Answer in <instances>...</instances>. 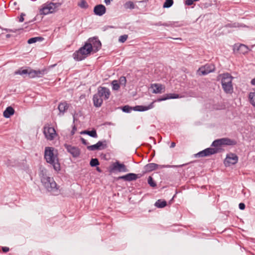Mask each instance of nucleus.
<instances>
[{
  "label": "nucleus",
  "mask_w": 255,
  "mask_h": 255,
  "mask_svg": "<svg viewBox=\"0 0 255 255\" xmlns=\"http://www.w3.org/2000/svg\"><path fill=\"white\" fill-rule=\"evenodd\" d=\"M181 97L179 94L170 93H167L160 96L156 100L152 101L148 105H136L134 106L135 111L136 112H145L152 109L154 107V103L155 102H161L170 99H177Z\"/></svg>",
  "instance_id": "7ed1b4c3"
},
{
  "label": "nucleus",
  "mask_w": 255,
  "mask_h": 255,
  "mask_svg": "<svg viewBox=\"0 0 255 255\" xmlns=\"http://www.w3.org/2000/svg\"><path fill=\"white\" fill-rule=\"evenodd\" d=\"M107 8L103 4H96L93 8V12L95 15L102 16L106 12Z\"/></svg>",
  "instance_id": "f3484780"
},
{
  "label": "nucleus",
  "mask_w": 255,
  "mask_h": 255,
  "mask_svg": "<svg viewBox=\"0 0 255 255\" xmlns=\"http://www.w3.org/2000/svg\"><path fill=\"white\" fill-rule=\"evenodd\" d=\"M102 47V43L97 36L89 38L84 44L73 54L76 61H81L92 53L99 51Z\"/></svg>",
  "instance_id": "f257e3e1"
},
{
  "label": "nucleus",
  "mask_w": 255,
  "mask_h": 255,
  "mask_svg": "<svg viewBox=\"0 0 255 255\" xmlns=\"http://www.w3.org/2000/svg\"><path fill=\"white\" fill-rule=\"evenodd\" d=\"M39 175L41 183L43 182V179L46 180L47 178L50 177L49 176H47L46 170L44 168L40 171Z\"/></svg>",
  "instance_id": "2f4dec72"
},
{
  "label": "nucleus",
  "mask_w": 255,
  "mask_h": 255,
  "mask_svg": "<svg viewBox=\"0 0 255 255\" xmlns=\"http://www.w3.org/2000/svg\"><path fill=\"white\" fill-rule=\"evenodd\" d=\"M88 135L93 138L98 137L97 131L95 129L93 128L91 130L88 131Z\"/></svg>",
  "instance_id": "58836bf2"
},
{
  "label": "nucleus",
  "mask_w": 255,
  "mask_h": 255,
  "mask_svg": "<svg viewBox=\"0 0 255 255\" xmlns=\"http://www.w3.org/2000/svg\"><path fill=\"white\" fill-rule=\"evenodd\" d=\"M58 151L52 146H46L44 151V159L47 163L52 166L53 169L56 172L61 170V166L58 157Z\"/></svg>",
  "instance_id": "f03ea898"
},
{
  "label": "nucleus",
  "mask_w": 255,
  "mask_h": 255,
  "mask_svg": "<svg viewBox=\"0 0 255 255\" xmlns=\"http://www.w3.org/2000/svg\"><path fill=\"white\" fill-rule=\"evenodd\" d=\"M88 130H82L80 133L81 134H87L88 135Z\"/></svg>",
  "instance_id": "0e129e2a"
},
{
  "label": "nucleus",
  "mask_w": 255,
  "mask_h": 255,
  "mask_svg": "<svg viewBox=\"0 0 255 255\" xmlns=\"http://www.w3.org/2000/svg\"><path fill=\"white\" fill-rule=\"evenodd\" d=\"M249 99L250 103L255 107V92H250L249 93Z\"/></svg>",
  "instance_id": "f704fd0d"
},
{
  "label": "nucleus",
  "mask_w": 255,
  "mask_h": 255,
  "mask_svg": "<svg viewBox=\"0 0 255 255\" xmlns=\"http://www.w3.org/2000/svg\"><path fill=\"white\" fill-rule=\"evenodd\" d=\"M150 88L153 94H161L165 91V86L160 83L151 84Z\"/></svg>",
  "instance_id": "dca6fc26"
},
{
  "label": "nucleus",
  "mask_w": 255,
  "mask_h": 255,
  "mask_svg": "<svg viewBox=\"0 0 255 255\" xmlns=\"http://www.w3.org/2000/svg\"><path fill=\"white\" fill-rule=\"evenodd\" d=\"M0 28L2 29V30H4L7 32H10V31H11V29L10 28H2L0 26Z\"/></svg>",
  "instance_id": "bf43d9fd"
},
{
  "label": "nucleus",
  "mask_w": 255,
  "mask_h": 255,
  "mask_svg": "<svg viewBox=\"0 0 255 255\" xmlns=\"http://www.w3.org/2000/svg\"><path fill=\"white\" fill-rule=\"evenodd\" d=\"M213 155H214V154L211 149V147H209L195 154L194 157L196 158L205 157Z\"/></svg>",
  "instance_id": "a211bd4d"
},
{
  "label": "nucleus",
  "mask_w": 255,
  "mask_h": 255,
  "mask_svg": "<svg viewBox=\"0 0 255 255\" xmlns=\"http://www.w3.org/2000/svg\"><path fill=\"white\" fill-rule=\"evenodd\" d=\"M44 38L42 36H36V37H32L30 38H29L27 41V43L28 44H31L35 43L37 42H41L42 41Z\"/></svg>",
  "instance_id": "bb28decb"
},
{
  "label": "nucleus",
  "mask_w": 255,
  "mask_h": 255,
  "mask_svg": "<svg viewBox=\"0 0 255 255\" xmlns=\"http://www.w3.org/2000/svg\"><path fill=\"white\" fill-rule=\"evenodd\" d=\"M237 144V141L234 139L229 137H222L215 139L210 147L214 154L221 153L224 150V146H234Z\"/></svg>",
  "instance_id": "20e7f679"
},
{
  "label": "nucleus",
  "mask_w": 255,
  "mask_h": 255,
  "mask_svg": "<svg viewBox=\"0 0 255 255\" xmlns=\"http://www.w3.org/2000/svg\"><path fill=\"white\" fill-rule=\"evenodd\" d=\"M128 38V35L127 34L122 35L119 37V42L123 43L126 42Z\"/></svg>",
  "instance_id": "37998d69"
},
{
  "label": "nucleus",
  "mask_w": 255,
  "mask_h": 255,
  "mask_svg": "<svg viewBox=\"0 0 255 255\" xmlns=\"http://www.w3.org/2000/svg\"><path fill=\"white\" fill-rule=\"evenodd\" d=\"M219 76H222L221 83L224 92L227 94H232L234 92L232 81L234 77L228 72Z\"/></svg>",
  "instance_id": "39448f33"
},
{
  "label": "nucleus",
  "mask_w": 255,
  "mask_h": 255,
  "mask_svg": "<svg viewBox=\"0 0 255 255\" xmlns=\"http://www.w3.org/2000/svg\"><path fill=\"white\" fill-rule=\"evenodd\" d=\"M41 73L43 75H45V74H47L48 72V69L47 68H43L41 70H40Z\"/></svg>",
  "instance_id": "4d7b16f0"
},
{
  "label": "nucleus",
  "mask_w": 255,
  "mask_h": 255,
  "mask_svg": "<svg viewBox=\"0 0 255 255\" xmlns=\"http://www.w3.org/2000/svg\"><path fill=\"white\" fill-rule=\"evenodd\" d=\"M22 164L23 165V167L24 170H26L28 168V166L26 164H25L24 162H23Z\"/></svg>",
  "instance_id": "774afa93"
},
{
  "label": "nucleus",
  "mask_w": 255,
  "mask_h": 255,
  "mask_svg": "<svg viewBox=\"0 0 255 255\" xmlns=\"http://www.w3.org/2000/svg\"><path fill=\"white\" fill-rule=\"evenodd\" d=\"M147 184L150 187L153 188H155L157 187L156 182L151 176H149L147 178Z\"/></svg>",
  "instance_id": "7c9ffc66"
},
{
  "label": "nucleus",
  "mask_w": 255,
  "mask_h": 255,
  "mask_svg": "<svg viewBox=\"0 0 255 255\" xmlns=\"http://www.w3.org/2000/svg\"><path fill=\"white\" fill-rule=\"evenodd\" d=\"M77 127H76V125L75 124H72V130L76 132V131L77 130Z\"/></svg>",
  "instance_id": "052dcab7"
},
{
  "label": "nucleus",
  "mask_w": 255,
  "mask_h": 255,
  "mask_svg": "<svg viewBox=\"0 0 255 255\" xmlns=\"http://www.w3.org/2000/svg\"><path fill=\"white\" fill-rule=\"evenodd\" d=\"M43 132L45 137L49 140H52L56 136H58L55 128L49 124H46L44 126Z\"/></svg>",
  "instance_id": "1a4fd4ad"
},
{
  "label": "nucleus",
  "mask_w": 255,
  "mask_h": 255,
  "mask_svg": "<svg viewBox=\"0 0 255 255\" xmlns=\"http://www.w3.org/2000/svg\"><path fill=\"white\" fill-rule=\"evenodd\" d=\"M103 125L104 126H106V125L110 126V125H113L114 124L112 122H106L104 123Z\"/></svg>",
  "instance_id": "69168bd1"
},
{
  "label": "nucleus",
  "mask_w": 255,
  "mask_h": 255,
  "mask_svg": "<svg viewBox=\"0 0 255 255\" xmlns=\"http://www.w3.org/2000/svg\"><path fill=\"white\" fill-rule=\"evenodd\" d=\"M87 148L90 151L99 150L97 143L93 145H88Z\"/></svg>",
  "instance_id": "79ce46f5"
},
{
  "label": "nucleus",
  "mask_w": 255,
  "mask_h": 255,
  "mask_svg": "<svg viewBox=\"0 0 255 255\" xmlns=\"http://www.w3.org/2000/svg\"><path fill=\"white\" fill-rule=\"evenodd\" d=\"M189 163H184V164H180V165H162V166L164 167H172V168H178V167H183V166H186V165L188 164Z\"/></svg>",
  "instance_id": "a18cd8bd"
},
{
  "label": "nucleus",
  "mask_w": 255,
  "mask_h": 255,
  "mask_svg": "<svg viewBox=\"0 0 255 255\" xmlns=\"http://www.w3.org/2000/svg\"><path fill=\"white\" fill-rule=\"evenodd\" d=\"M117 109H120L125 113H130L132 111H135L134 106H130L129 105H125L124 106L118 107Z\"/></svg>",
  "instance_id": "b1692460"
},
{
  "label": "nucleus",
  "mask_w": 255,
  "mask_h": 255,
  "mask_svg": "<svg viewBox=\"0 0 255 255\" xmlns=\"http://www.w3.org/2000/svg\"><path fill=\"white\" fill-rule=\"evenodd\" d=\"M47 192H51L54 196L60 193V186L57 185L53 177H49L46 180L43 179L41 183Z\"/></svg>",
  "instance_id": "423d86ee"
},
{
  "label": "nucleus",
  "mask_w": 255,
  "mask_h": 255,
  "mask_svg": "<svg viewBox=\"0 0 255 255\" xmlns=\"http://www.w3.org/2000/svg\"><path fill=\"white\" fill-rule=\"evenodd\" d=\"M113 0H104V2L107 5H110Z\"/></svg>",
  "instance_id": "13d9d810"
},
{
  "label": "nucleus",
  "mask_w": 255,
  "mask_h": 255,
  "mask_svg": "<svg viewBox=\"0 0 255 255\" xmlns=\"http://www.w3.org/2000/svg\"><path fill=\"white\" fill-rule=\"evenodd\" d=\"M22 28H19V29H15V28H14V29H11V31H10V32H14V33H16L19 30H22Z\"/></svg>",
  "instance_id": "680f3d73"
},
{
  "label": "nucleus",
  "mask_w": 255,
  "mask_h": 255,
  "mask_svg": "<svg viewBox=\"0 0 255 255\" xmlns=\"http://www.w3.org/2000/svg\"><path fill=\"white\" fill-rule=\"evenodd\" d=\"M80 141H81L82 143L85 145H89V143L87 141L86 139H85L84 138H83L82 136L80 137Z\"/></svg>",
  "instance_id": "3c124183"
},
{
  "label": "nucleus",
  "mask_w": 255,
  "mask_h": 255,
  "mask_svg": "<svg viewBox=\"0 0 255 255\" xmlns=\"http://www.w3.org/2000/svg\"><path fill=\"white\" fill-rule=\"evenodd\" d=\"M173 0H165L163 4V7L169 8L173 5Z\"/></svg>",
  "instance_id": "c9c22d12"
},
{
  "label": "nucleus",
  "mask_w": 255,
  "mask_h": 255,
  "mask_svg": "<svg viewBox=\"0 0 255 255\" xmlns=\"http://www.w3.org/2000/svg\"><path fill=\"white\" fill-rule=\"evenodd\" d=\"M25 16V14L23 12H21L18 17V21L19 22H22L24 21V17Z\"/></svg>",
  "instance_id": "8fccbe9b"
},
{
  "label": "nucleus",
  "mask_w": 255,
  "mask_h": 255,
  "mask_svg": "<svg viewBox=\"0 0 255 255\" xmlns=\"http://www.w3.org/2000/svg\"><path fill=\"white\" fill-rule=\"evenodd\" d=\"M103 98L97 95V93L95 94L93 97L94 106L96 108L101 107L103 103Z\"/></svg>",
  "instance_id": "aec40b11"
},
{
  "label": "nucleus",
  "mask_w": 255,
  "mask_h": 255,
  "mask_svg": "<svg viewBox=\"0 0 255 255\" xmlns=\"http://www.w3.org/2000/svg\"><path fill=\"white\" fill-rule=\"evenodd\" d=\"M175 22L174 21H168L167 22H163V26H166V27H173L174 26V24Z\"/></svg>",
  "instance_id": "de8ad7c7"
},
{
  "label": "nucleus",
  "mask_w": 255,
  "mask_h": 255,
  "mask_svg": "<svg viewBox=\"0 0 255 255\" xmlns=\"http://www.w3.org/2000/svg\"><path fill=\"white\" fill-rule=\"evenodd\" d=\"M213 108L218 111L226 109V105L223 103H218L213 105Z\"/></svg>",
  "instance_id": "473e14b6"
},
{
  "label": "nucleus",
  "mask_w": 255,
  "mask_h": 255,
  "mask_svg": "<svg viewBox=\"0 0 255 255\" xmlns=\"http://www.w3.org/2000/svg\"><path fill=\"white\" fill-rule=\"evenodd\" d=\"M100 165V162L98 158H92L90 161V165L92 167H96Z\"/></svg>",
  "instance_id": "72a5a7b5"
},
{
  "label": "nucleus",
  "mask_w": 255,
  "mask_h": 255,
  "mask_svg": "<svg viewBox=\"0 0 255 255\" xmlns=\"http://www.w3.org/2000/svg\"><path fill=\"white\" fill-rule=\"evenodd\" d=\"M243 44H235L233 46V49L234 52H240L241 47H243Z\"/></svg>",
  "instance_id": "a19ab883"
},
{
  "label": "nucleus",
  "mask_w": 255,
  "mask_h": 255,
  "mask_svg": "<svg viewBox=\"0 0 255 255\" xmlns=\"http://www.w3.org/2000/svg\"><path fill=\"white\" fill-rule=\"evenodd\" d=\"M63 146L66 149L67 152L70 154L73 158H76L80 156L81 150L78 147L67 143H64Z\"/></svg>",
  "instance_id": "f8f14e48"
},
{
  "label": "nucleus",
  "mask_w": 255,
  "mask_h": 255,
  "mask_svg": "<svg viewBox=\"0 0 255 255\" xmlns=\"http://www.w3.org/2000/svg\"><path fill=\"white\" fill-rule=\"evenodd\" d=\"M239 208L241 210H244L246 208V205L243 202H241L239 203Z\"/></svg>",
  "instance_id": "603ef678"
},
{
  "label": "nucleus",
  "mask_w": 255,
  "mask_h": 255,
  "mask_svg": "<svg viewBox=\"0 0 255 255\" xmlns=\"http://www.w3.org/2000/svg\"><path fill=\"white\" fill-rule=\"evenodd\" d=\"M30 67L28 66H23L15 70L14 72V75H19L23 78L28 77L30 78Z\"/></svg>",
  "instance_id": "2eb2a0df"
},
{
  "label": "nucleus",
  "mask_w": 255,
  "mask_h": 255,
  "mask_svg": "<svg viewBox=\"0 0 255 255\" xmlns=\"http://www.w3.org/2000/svg\"><path fill=\"white\" fill-rule=\"evenodd\" d=\"M30 78H40L42 77L40 70H34L30 68Z\"/></svg>",
  "instance_id": "a878e982"
},
{
  "label": "nucleus",
  "mask_w": 255,
  "mask_h": 255,
  "mask_svg": "<svg viewBox=\"0 0 255 255\" xmlns=\"http://www.w3.org/2000/svg\"><path fill=\"white\" fill-rule=\"evenodd\" d=\"M146 172H144V170L142 171L141 173H128L126 174L116 177L114 178L115 181H118L120 180H123L126 182H131L136 180L137 179L141 178Z\"/></svg>",
  "instance_id": "0eeeda50"
},
{
  "label": "nucleus",
  "mask_w": 255,
  "mask_h": 255,
  "mask_svg": "<svg viewBox=\"0 0 255 255\" xmlns=\"http://www.w3.org/2000/svg\"><path fill=\"white\" fill-rule=\"evenodd\" d=\"M193 0H185L184 3L186 5L190 6L193 4Z\"/></svg>",
  "instance_id": "864d4df0"
},
{
  "label": "nucleus",
  "mask_w": 255,
  "mask_h": 255,
  "mask_svg": "<svg viewBox=\"0 0 255 255\" xmlns=\"http://www.w3.org/2000/svg\"><path fill=\"white\" fill-rule=\"evenodd\" d=\"M97 95L104 100L109 99L111 92L110 89L106 87L99 86L98 88Z\"/></svg>",
  "instance_id": "4468645a"
},
{
  "label": "nucleus",
  "mask_w": 255,
  "mask_h": 255,
  "mask_svg": "<svg viewBox=\"0 0 255 255\" xmlns=\"http://www.w3.org/2000/svg\"><path fill=\"white\" fill-rule=\"evenodd\" d=\"M54 12L55 9L53 5L51 4V2H47L43 4L39 9V13L40 15H46Z\"/></svg>",
  "instance_id": "ddd939ff"
},
{
  "label": "nucleus",
  "mask_w": 255,
  "mask_h": 255,
  "mask_svg": "<svg viewBox=\"0 0 255 255\" xmlns=\"http://www.w3.org/2000/svg\"><path fill=\"white\" fill-rule=\"evenodd\" d=\"M2 251L4 253H6L9 251V248L7 247H1Z\"/></svg>",
  "instance_id": "6e6d98bb"
},
{
  "label": "nucleus",
  "mask_w": 255,
  "mask_h": 255,
  "mask_svg": "<svg viewBox=\"0 0 255 255\" xmlns=\"http://www.w3.org/2000/svg\"><path fill=\"white\" fill-rule=\"evenodd\" d=\"M118 81H119V83L120 84V86L122 85L124 87H126L127 82V78L125 76H121L120 77Z\"/></svg>",
  "instance_id": "e433bc0d"
},
{
  "label": "nucleus",
  "mask_w": 255,
  "mask_h": 255,
  "mask_svg": "<svg viewBox=\"0 0 255 255\" xmlns=\"http://www.w3.org/2000/svg\"><path fill=\"white\" fill-rule=\"evenodd\" d=\"M159 166H161V165L157 163H149L144 165L143 169L144 172L148 173L156 170Z\"/></svg>",
  "instance_id": "6ab92c4d"
},
{
  "label": "nucleus",
  "mask_w": 255,
  "mask_h": 255,
  "mask_svg": "<svg viewBox=\"0 0 255 255\" xmlns=\"http://www.w3.org/2000/svg\"><path fill=\"white\" fill-rule=\"evenodd\" d=\"M155 154V151L154 150H153L152 153L150 154V158L148 159V162H150V161L152 160V158L154 157Z\"/></svg>",
  "instance_id": "5fc2aeb1"
},
{
  "label": "nucleus",
  "mask_w": 255,
  "mask_h": 255,
  "mask_svg": "<svg viewBox=\"0 0 255 255\" xmlns=\"http://www.w3.org/2000/svg\"><path fill=\"white\" fill-rule=\"evenodd\" d=\"M239 161V156L235 153L230 152L226 154V158L223 161L226 167H230L231 165L236 164Z\"/></svg>",
  "instance_id": "9d476101"
},
{
  "label": "nucleus",
  "mask_w": 255,
  "mask_h": 255,
  "mask_svg": "<svg viewBox=\"0 0 255 255\" xmlns=\"http://www.w3.org/2000/svg\"><path fill=\"white\" fill-rule=\"evenodd\" d=\"M215 66L211 63H207L199 68L197 72L200 76H205L210 73L214 72L215 70Z\"/></svg>",
  "instance_id": "9b49d317"
},
{
  "label": "nucleus",
  "mask_w": 255,
  "mask_h": 255,
  "mask_svg": "<svg viewBox=\"0 0 255 255\" xmlns=\"http://www.w3.org/2000/svg\"><path fill=\"white\" fill-rule=\"evenodd\" d=\"M111 86L113 91H117L120 89V85L117 80H114L111 82Z\"/></svg>",
  "instance_id": "c756f323"
},
{
  "label": "nucleus",
  "mask_w": 255,
  "mask_h": 255,
  "mask_svg": "<svg viewBox=\"0 0 255 255\" xmlns=\"http://www.w3.org/2000/svg\"><path fill=\"white\" fill-rule=\"evenodd\" d=\"M97 143L99 150L105 149L108 147L107 141L106 139L99 140Z\"/></svg>",
  "instance_id": "c85d7f7f"
},
{
  "label": "nucleus",
  "mask_w": 255,
  "mask_h": 255,
  "mask_svg": "<svg viewBox=\"0 0 255 255\" xmlns=\"http://www.w3.org/2000/svg\"><path fill=\"white\" fill-rule=\"evenodd\" d=\"M201 8H207L213 5V3L211 2H205L201 4Z\"/></svg>",
  "instance_id": "09e8293b"
},
{
  "label": "nucleus",
  "mask_w": 255,
  "mask_h": 255,
  "mask_svg": "<svg viewBox=\"0 0 255 255\" xmlns=\"http://www.w3.org/2000/svg\"><path fill=\"white\" fill-rule=\"evenodd\" d=\"M154 206L158 209H162L167 205V201L164 199H158L154 204Z\"/></svg>",
  "instance_id": "393cba45"
},
{
  "label": "nucleus",
  "mask_w": 255,
  "mask_h": 255,
  "mask_svg": "<svg viewBox=\"0 0 255 255\" xmlns=\"http://www.w3.org/2000/svg\"><path fill=\"white\" fill-rule=\"evenodd\" d=\"M243 47H241L240 53L243 54H246L249 52L251 50V49H249L248 46L245 44H243Z\"/></svg>",
  "instance_id": "4c0bfd02"
},
{
  "label": "nucleus",
  "mask_w": 255,
  "mask_h": 255,
  "mask_svg": "<svg viewBox=\"0 0 255 255\" xmlns=\"http://www.w3.org/2000/svg\"><path fill=\"white\" fill-rule=\"evenodd\" d=\"M5 164L7 167H19L21 166V163L19 162L17 159H7L5 161Z\"/></svg>",
  "instance_id": "5701e85b"
},
{
  "label": "nucleus",
  "mask_w": 255,
  "mask_h": 255,
  "mask_svg": "<svg viewBox=\"0 0 255 255\" xmlns=\"http://www.w3.org/2000/svg\"><path fill=\"white\" fill-rule=\"evenodd\" d=\"M155 26H163V23L161 21H158L154 24Z\"/></svg>",
  "instance_id": "e2e57ef3"
},
{
  "label": "nucleus",
  "mask_w": 255,
  "mask_h": 255,
  "mask_svg": "<svg viewBox=\"0 0 255 255\" xmlns=\"http://www.w3.org/2000/svg\"><path fill=\"white\" fill-rule=\"evenodd\" d=\"M68 108L69 105L66 102L60 103L58 106V109L59 111V115L63 116Z\"/></svg>",
  "instance_id": "412c9836"
},
{
  "label": "nucleus",
  "mask_w": 255,
  "mask_h": 255,
  "mask_svg": "<svg viewBox=\"0 0 255 255\" xmlns=\"http://www.w3.org/2000/svg\"><path fill=\"white\" fill-rule=\"evenodd\" d=\"M239 23H228L226 24L224 27L226 28H232V27H239Z\"/></svg>",
  "instance_id": "c03bdc74"
},
{
  "label": "nucleus",
  "mask_w": 255,
  "mask_h": 255,
  "mask_svg": "<svg viewBox=\"0 0 255 255\" xmlns=\"http://www.w3.org/2000/svg\"><path fill=\"white\" fill-rule=\"evenodd\" d=\"M124 7L126 9H133L135 8H138V6L136 5L132 1L128 0L126 1L123 5Z\"/></svg>",
  "instance_id": "cd10ccee"
},
{
  "label": "nucleus",
  "mask_w": 255,
  "mask_h": 255,
  "mask_svg": "<svg viewBox=\"0 0 255 255\" xmlns=\"http://www.w3.org/2000/svg\"><path fill=\"white\" fill-rule=\"evenodd\" d=\"M78 5L82 8L86 9L88 8L89 5L86 0H81Z\"/></svg>",
  "instance_id": "ea45409f"
},
{
  "label": "nucleus",
  "mask_w": 255,
  "mask_h": 255,
  "mask_svg": "<svg viewBox=\"0 0 255 255\" xmlns=\"http://www.w3.org/2000/svg\"><path fill=\"white\" fill-rule=\"evenodd\" d=\"M15 113V110L11 106H8L5 108L3 112V116L4 118L8 119L12 116Z\"/></svg>",
  "instance_id": "4be33fe9"
},
{
  "label": "nucleus",
  "mask_w": 255,
  "mask_h": 255,
  "mask_svg": "<svg viewBox=\"0 0 255 255\" xmlns=\"http://www.w3.org/2000/svg\"><path fill=\"white\" fill-rule=\"evenodd\" d=\"M108 171L110 173H115L116 171L119 172H128L129 170L127 166L119 160H116L115 162H112L109 167Z\"/></svg>",
  "instance_id": "6e6552de"
},
{
  "label": "nucleus",
  "mask_w": 255,
  "mask_h": 255,
  "mask_svg": "<svg viewBox=\"0 0 255 255\" xmlns=\"http://www.w3.org/2000/svg\"><path fill=\"white\" fill-rule=\"evenodd\" d=\"M51 4L53 5L54 9L55 10L57 8L59 7L62 4V0L61 2H54L53 1H50Z\"/></svg>",
  "instance_id": "49530a36"
},
{
  "label": "nucleus",
  "mask_w": 255,
  "mask_h": 255,
  "mask_svg": "<svg viewBox=\"0 0 255 255\" xmlns=\"http://www.w3.org/2000/svg\"><path fill=\"white\" fill-rule=\"evenodd\" d=\"M251 84L253 86H255V77L251 80Z\"/></svg>",
  "instance_id": "338daca9"
}]
</instances>
